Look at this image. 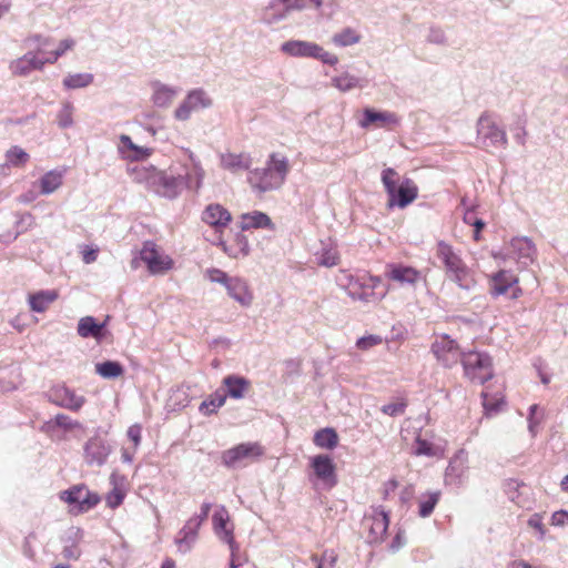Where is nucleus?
Returning a JSON list of instances; mask_svg holds the SVG:
<instances>
[{
  "instance_id": "obj_62",
  "label": "nucleus",
  "mask_w": 568,
  "mask_h": 568,
  "mask_svg": "<svg viewBox=\"0 0 568 568\" xmlns=\"http://www.w3.org/2000/svg\"><path fill=\"white\" fill-rule=\"evenodd\" d=\"M211 507V503H203L201 506V513L199 515L193 516L192 518L197 520L199 524L202 525V523L207 518Z\"/></svg>"
},
{
  "instance_id": "obj_38",
  "label": "nucleus",
  "mask_w": 568,
  "mask_h": 568,
  "mask_svg": "<svg viewBox=\"0 0 568 568\" xmlns=\"http://www.w3.org/2000/svg\"><path fill=\"white\" fill-rule=\"evenodd\" d=\"M95 372L103 378L112 379L121 376L123 366L115 361H105L95 365Z\"/></svg>"
},
{
  "instance_id": "obj_4",
  "label": "nucleus",
  "mask_w": 568,
  "mask_h": 568,
  "mask_svg": "<svg viewBox=\"0 0 568 568\" xmlns=\"http://www.w3.org/2000/svg\"><path fill=\"white\" fill-rule=\"evenodd\" d=\"M437 257L443 263L447 277L460 288L469 291L475 286L476 282L470 270L450 245L439 242Z\"/></svg>"
},
{
  "instance_id": "obj_57",
  "label": "nucleus",
  "mask_w": 568,
  "mask_h": 568,
  "mask_svg": "<svg viewBox=\"0 0 568 568\" xmlns=\"http://www.w3.org/2000/svg\"><path fill=\"white\" fill-rule=\"evenodd\" d=\"M53 423L61 428L64 429H72L77 426V423H74L69 416L64 414H58L53 418Z\"/></svg>"
},
{
  "instance_id": "obj_52",
  "label": "nucleus",
  "mask_w": 568,
  "mask_h": 568,
  "mask_svg": "<svg viewBox=\"0 0 568 568\" xmlns=\"http://www.w3.org/2000/svg\"><path fill=\"white\" fill-rule=\"evenodd\" d=\"M383 342L379 335H367L357 339L356 346L362 351H367Z\"/></svg>"
},
{
  "instance_id": "obj_11",
  "label": "nucleus",
  "mask_w": 568,
  "mask_h": 568,
  "mask_svg": "<svg viewBox=\"0 0 568 568\" xmlns=\"http://www.w3.org/2000/svg\"><path fill=\"white\" fill-rule=\"evenodd\" d=\"M478 139L485 146H506L507 135L506 132L499 129L490 116L486 113L481 114L477 122Z\"/></svg>"
},
{
  "instance_id": "obj_28",
  "label": "nucleus",
  "mask_w": 568,
  "mask_h": 568,
  "mask_svg": "<svg viewBox=\"0 0 568 568\" xmlns=\"http://www.w3.org/2000/svg\"><path fill=\"white\" fill-rule=\"evenodd\" d=\"M216 536L224 542L234 540L233 529L227 527L230 516L225 507H220L212 517Z\"/></svg>"
},
{
  "instance_id": "obj_44",
  "label": "nucleus",
  "mask_w": 568,
  "mask_h": 568,
  "mask_svg": "<svg viewBox=\"0 0 568 568\" xmlns=\"http://www.w3.org/2000/svg\"><path fill=\"white\" fill-rule=\"evenodd\" d=\"M7 162L16 168L24 166L29 161L30 155L20 146H11L6 153Z\"/></svg>"
},
{
  "instance_id": "obj_59",
  "label": "nucleus",
  "mask_w": 568,
  "mask_h": 568,
  "mask_svg": "<svg viewBox=\"0 0 568 568\" xmlns=\"http://www.w3.org/2000/svg\"><path fill=\"white\" fill-rule=\"evenodd\" d=\"M551 525L557 527L568 525V511L564 509L555 511L551 516Z\"/></svg>"
},
{
  "instance_id": "obj_20",
  "label": "nucleus",
  "mask_w": 568,
  "mask_h": 568,
  "mask_svg": "<svg viewBox=\"0 0 568 568\" xmlns=\"http://www.w3.org/2000/svg\"><path fill=\"white\" fill-rule=\"evenodd\" d=\"M282 52L296 58H314L321 51V45L303 40H290L281 45Z\"/></svg>"
},
{
  "instance_id": "obj_6",
  "label": "nucleus",
  "mask_w": 568,
  "mask_h": 568,
  "mask_svg": "<svg viewBox=\"0 0 568 568\" xmlns=\"http://www.w3.org/2000/svg\"><path fill=\"white\" fill-rule=\"evenodd\" d=\"M460 362L465 375L475 383L484 384L494 376L493 361L487 353L464 352Z\"/></svg>"
},
{
  "instance_id": "obj_34",
  "label": "nucleus",
  "mask_w": 568,
  "mask_h": 568,
  "mask_svg": "<svg viewBox=\"0 0 568 568\" xmlns=\"http://www.w3.org/2000/svg\"><path fill=\"white\" fill-rule=\"evenodd\" d=\"M313 440L320 448L334 449L338 444V435L334 428L326 427L317 430Z\"/></svg>"
},
{
  "instance_id": "obj_35",
  "label": "nucleus",
  "mask_w": 568,
  "mask_h": 568,
  "mask_svg": "<svg viewBox=\"0 0 568 568\" xmlns=\"http://www.w3.org/2000/svg\"><path fill=\"white\" fill-rule=\"evenodd\" d=\"M440 491H428L418 499V515L422 518L429 517L440 499Z\"/></svg>"
},
{
  "instance_id": "obj_33",
  "label": "nucleus",
  "mask_w": 568,
  "mask_h": 568,
  "mask_svg": "<svg viewBox=\"0 0 568 568\" xmlns=\"http://www.w3.org/2000/svg\"><path fill=\"white\" fill-rule=\"evenodd\" d=\"M58 298L55 291H40L29 295V305L33 312L42 313Z\"/></svg>"
},
{
  "instance_id": "obj_54",
  "label": "nucleus",
  "mask_w": 568,
  "mask_h": 568,
  "mask_svg": "<svg viewBox=\"0 0 568 568\" xmlns=\"http://www.w3.org/2000/svg\"><path fill=\"white\" fill-rule=\"evenodd\" d=\"M226 544L229 545L231 551V560L229 568H237L239 566L242 565V559L240 556V546L235 542V540L227 541Z\"/></svg>"
},
{
  "instance_id": "obj_18",
  "label": "nucleus",
  "mask_w": 568,
  "mask_h": 568,
  "mask_svg": "<svg viewBox=\"0 0 568 568\" xmlns=\"http://www.w3.org/2000/svg\"><path fill=\"white\" fill-rule=\"evenodd\" d=\"M399 116L394 112L377 111L373 108H365L363 111V119L359 121V125L363 129H367L373 124L378 128H388L399 124Z\"/></svg>"
},
{
  "instance_id": "obj_26",
  "label": "nucleus",
  "mask_w": 568,
  "mask_h": 568,
  "mask_svg": "<svg viewBox=\"0 0 568 568\" xmlns=\"http://www.w3.org/2000/svg\"><path fill=\"white\" fill-rule=\"evenodd\" d=\"M389 525L388 514L384 509H375L369 526V542H382Z\"/></svg>"
},
{
  "instance_id": "obj_63",
  "label": "nucleus",
  "mask_w": 568,
  "mask_h": 568,
  "mask_svg": "<svg viewBox=\"0 0 568 568\" xmlns=\"http://www.w3.org/2000/svg\"><path fill=\"white\" fill-rule=\"evenodd\" d=\"M98 257V250L97 248H88L83 252V262L85 264L93 263Z\"/></svg>"
},
{
  "instance_id": "obj_2",
  "label": "nucleus",
  "mask_w": 568,
  "mask_h": 568,
  "mask_svg": "<svg viewBox=\"0 0 568 568\" xmlns=\"http://www.w3.org/2000/svg\"><path fill=\"white\" fill-rule=\"evenodd\" d=\"M288 171L290 164L286 156L272 153L265 168L250 171L248 182L258 193H266L280 189Z\"/></svg>"
},
{
  "instance_id": "obj_53",
  "label": "nucleus",
  "mask_w": 568,
  "mask_h": 568,
  "mask_svg": "<svg viewBox=\"0 0 568 568\" xmlns=\"http://www.w3.org/2000/svg\"><path fill=\"white\" fill-rule=\"evenodd\" d=\"M415 454L417 456H434L435 452L433 445L429 442L420 437H417L415 445Z\"/></svg>"
},
{
  "instance_id": "obj_60",
  "label": "nucleus",
  "mask_w": 568,
  "mask_h": 568,
  "mask_svg": "<svg viewBox=\"0 0 568 568\" xmlns=\"http://www.w3.org/2000/svg\"><path fill=\"white\" fill-rule=\"evenodd\" d=\"M141 433L142 428L138 424L130 426L128 429V437L134 443V448H136L141 443Z\"/></svg>"
},
{
  "instance_id": "obj_25",
  "label": "nucleus",
  "mask_w": 568,
  "mask_h": 568,
  "mask_svg": "<svg viewBox=\"0 0 568 568\" xmlns=\"http://www.w3.org/2000/svg\"><path fill=\"white\" fill-rule=\"evenodd\" d=\"M226 292L231 298L242 306H250L253 302V294L248 290L246 281L241 277H233L227 284Z\"/></svg>"
},
{
  "instance_id": "obj_40",
  "label": "nucleus",
  "mask_w": 568,
  "mask_h": 568,
  "mask_svg": "<svg viewBox=\"0 0 568 568\" xmlns=\"http://www.w3.org/2000/svg\"><path fill=\"white\" fill-rule=\"evenodd\" d=\"M74 110H75L74 105L70 101H65L62 103V106L59 110V112L57 113V118H55L57 124L60 129H69L71 126H73Z\"/></svg>"
},
{
  "instance_id": "obj_30",
  "label": "nucleus",
  "mask_w": 568,
  "mask_h": 568,
  "mask_svg": "<svg viewBox=\"0 0 568 568\" xmlns=\"http://www.w3.org/2000/svg\"><path fill=\"white\" fill-rule=\"evenodd\" d=\"M222 383L225 386L226 396L234 399L243 398L250 386V382L245 377L234 374L225 376Z\"/></svg>"
},
{
  "instance_id": "obj_14",
  "label": "nucleus",
  "mask_w": 568,
  "mask_h": 568,
  "mask_svg": "<svg viewBox=\"0 0 568 568\" xmlns=\"http://www.w3.org/2000/svg\"><path fill=\"white\" fill-rule=\"evenodd\" d=\"M48 399L57 406L62 408L78 412L85 403L83 396L77 395L72 389L65 385H57L49 389Z\"/></svg>"
},
{
  "instance_id": "obj_22",
  "label": "nucleus",
  "mask_w": 568,
  "mask_h": 568,
  "mask_svg": "<svg viewBox=\"0 0 568 568\" xmlns=\"http://www.w3.org/2000/svg\"><path fill=\"white\" fill-rule=\"evenodd\" d=\"M201 527L197 520L190 518L182 529L179 531L178 537L175 538V544L178 545L179 551L186 554L189 552L196 538L197 530Z\"/></svg>"
},
{
  "instance_id": "obj_16",
  "label": "nucleus",
  "mask_w": 568,
  "mask_h": 568,
  "mask_svg": "<svg viewBox=\"0 0 568 568\" xmlns=\"http://www.w3.org/2000/svg\"><path fill=\"white\" fill-rule=\"evenodd\" d=\"M385 276L400 285L414 286L420 278L422 274L418 270L402 263H390L386 265Z\"/></svg>"
},
{
  "instance_id": "obj_51",
  "label": "nucleus",
  "mask_w": 568,
  "mask_h": 568,
  "mask_svg": "<svg viewBox=\"0 0 568 568\" xmlns=\"http://www.w3.org/2000/svg\"><path fill=\"white\" fill-rule=\"evenodd\" d=\"M407 407V404L402 400V402H398V403H390V404H387V405H384L381 410L385 414V415H388V416H392V417H397V416H400L405 413V409Z\"/></svg>"
},
{
  "instance_id": "obj_12",
  "label": "nucleus",
  "mask_w": 568,
  "mask_h": 568,
  "mask_svg": "<svg viewBox=\"0 0 568 568\" xmlns=\"http://www.w3.org/2000/svg\"><path fill=\"white\" fill-rule=\"evenodd\" d=\"M305 8V0H273L264 9L262 20L267 24L277 23L286 19L290 11Z\"/></svg>"
},
{
  "instance_id": "obj_1",
  "label": "nucleus",
  "mask_w": 568,
  "mask_h": 568,
  "mask_svg": "<svg viewBox=\"0 0 568 568\" xmlns=\"http://www.w3.org/2000/svg\"><path fill=\"white\" fill-rule=\"evenodd\" d=\"M189 158L192 162V171L186 166L181 171L174 168L162 171L154 166H141L135 170L134 180L159 196L170 200L178 197L185 187L199 190L205 172L192 152Z\"/></svg>"
},
{
  "instance_id": "obj_50",
  "label": "nucleus",
  "mask_w": 568,
  "mask_h": 568,
  "mask_svg": "<svg viewBox=\"0 0 568 568\" xmlns=\"http://www.w3.org/2000/svg\"><path fill=\"white\" fill-rule=\"evenodd\" d=\"M125 495V491L112 488L105 496V503L110 508L115 509L123 503Z\"/></svg>"
},
{
  "instance_id": "obj_27",
  "label": "nucleus",
  "mask_w": 568,
  "mask_h": 568,
  "mask_svg": "<svg viewBox=\"0 0 568 568\" xmlns=\"http://www.w3.org/2000/svg\"><path fill=\"white\" fill-rule=\"evenodd\" d=\"M240 227L242 231L250 229H275L271 217L261 211H253L251 213L242 214Z\"/></svg>"
},
{
  "instance_id": "obj_36",
  "label": "nucleus",
  "mask_w": 568,
  "mask_h": 568,
  "mask_svg": "<svg viewBox=\"0 0 568 568\" xmlns=\"http://www.w3.org/2000/svg\"><path fill=\"white\" fill-rule=\"evenodd\" d=\"M62 173L55 170L47 172L39 181L40 193L49 195L57 191L62 184Z\"/></svg>"
},
{
  "instance_id": "obj_56",
  "label": "nucleus",
  "mask_w": 568,
  "mask_h": 568,
  "mask_svg": "<svg viewBox=\"0 0 568 568\" xmlns=\"http://www.w3.org/2000/svg\"><path fill=\"white\" fill-rule=\"evenodd\" d=\"M427 41L435 44H444L446 42L445 32L439 28H430Z\"/></svg>"
},
{
  "instance_id": "obj_15",
  "label": "nucleus",
  "mask_w": 568,
  "mask_h": 568,
  "mask_svg": "<svg viewBox=\"0 0 568 568\" xmlns=\"http://www.w3.org/2000/svg\"><path fill=\"white\" fill-rule=\"evenodd\" d=\"M112 446L100 436L90 438L84 445V459L90 466H102L105 464Z\"/></svg>"
},
{
  "instance_id": "obj_10",
  "label": "nucleus",
  "mask_w": 568,
  "mask_h": 568,
  "mask_svg": "<svg viewBox=\"0 0 568 568\" xmlns=\"http://www.w3.org/2000/svg\"><path fill=\"white\" fill-rule=\"evenodd\" d=\"M432 352L445 367H452L457 364L464 353L460 351L457 342L446 334L436 337L432 345Z\"/></svg>"
},
{
  "instance_id": "obj_55",
  "label": "nucleus",
  "mask_w": 568,
  "mask_h": 568,
  "mask_svg": "<svg viewBox=\"0 0 568 568\" xmlns=\"http://www.w3.org/2000/svg\"><path fill=\"white\" fill-rule=\"evenodd\" d=\"M110 485L113 489H121L126 493V478L115 470L110 476Z\"/></svg>"
},
{
  "instance_id": "obj_39",
  "label": "nucleus",
  "mask_w": 568,
  "mask_h": 568,
  "mask_svg": "<svg viewBox=\"0 0 568 568\" xmlns=\"http://www.w3.org/2000/svg\"><path fill=\"white\" fill-rule=\"evenodd\" d=\"M316 262L321 266L332 267L338 264L339 255L335 247L323 246L321 251L316 252Z\"/></svg>"
},
{
  "instance_id": "obj_24",
  "label": "nucleus",
  "mask_w": 568,
  "mask_h": 568,
  "mask_svg": "<svg viewBox=\"0 0 568 568\" xmlns=\"http://www.w3.org/2000/svg\"><path fill=\"white\" fill-rule=\"evenodd\" d=\"M45 61H42L37 54L32 52L26 53L23 57L14 60L10 64V69L16 75H28L33 70H41Z\"/></svg>"
},
{
  "instance_id": "obj_3",
  "label": "nucleus",
  "mask_w": 568,
  "mask_h": 568,
  "mask_svg": "<svg viewBox=\"0 0 568 568\" xmlns=\"http://www.w3.org/2000/svg\"><path fill=\"white\" fill-rule=\"evenodd\" d=\"M381 180L388 195L387 206L389 209L395 206L405 209L417 199L418 186L416 183L408 178L402 179L394 169H384Z\"/></svg>"
},
{
  "instance_id": "obj_5",
  "label": "nucleus",
  "mask_w": 568,
  "mask_h": 568,
  "mask_svg": "<svg viewBox=\"0 0 568 568\" xmlns=\"http://www.w3.org/2000/svg\"><path fill=\"white\" fill-rule=\"evenodd\" d=\"M264 455L263 446L257 442L241 443L222 453V464L227 468H241L257 462Z\"/></svg>"
},
{
  "instance_id": "obj_7",
  "label": "nucleus",
  "mask_w": 568,
  "mask_h": 568,
  "mask_svg": "<svg viewBox=\"0 0 568 568\" xmlns=\"http://www.w3.org/2000/svg\"><path fill=\"white\" fill-rule=\"evenodd\" d=\"M60 498L70 506V511L74 515L89 511L100 501V496L82 484L62 491Z\"/></svg>"
},
{
  "instance_id": "obj_41",
  "label": "nucleus",
  "mask_w": 568,
  "mask_h": 568,
  "mask_svg": "<svg viewBox=\"0 0 568 568\" xmlns=\"http://www.w3.org/2000/svg\"><path fill=\"white\" fill-rule=\"evenodd\" d=\"M93 82L92 73H74L68 74L63 79V85L69 90L81 89L90 85Z\"/></svg>"
},
{
  "instance_id": "obj_31",
  "label": "nucleus",
  "mask_w": 568,
  "mask_h": 568,
  "mask_svg": "<svg viewBox=\"0 0 568 568\" xmlns=\"http://www.w3.org/2000/svg\"><path fill=\"white\" fill-rule=\"evenodd\" d=\"M366 81L348 72H343L332 79V85L341 92H348L356 88H364Z\"/></svg>"
},
{
  "instance_id": "obj_32",
  "label": "nucleus",
  "mask_w": 568,
  "mask_h": 568,
  "mask_svg": "<svg viewBox=\"0 0 568 568\" xmlns=\"http://www.w3.org/2000/svg\"><path fill=\"white\" fill-rule=\"evenodd\" d=\"M221 164L225 170L237 172L248 170L251 166V158L247 154L227 153L221 156Z\"/></svg>"
},
{
  "instance_id": "obj_64",
  "label": "nucleus",
  "mask_w": 568,
  "mask_h": 568,
  "mask_svg": "<svg viewBox=\"0 0 568 568\" xmlns=\"http://www.w3.org/2000/svg\"><path fill=\"white\" fill-rule=\"evenodd\" d=\"M414 496V488L412 485L406 486L400 493V501L403 504L408 503Z\"/></svg>"
},
{
  "instance_id": "obj_45",
  "label": "nucleus",
  "mask_w": 568,
  "mask_h": 568,
  "mask_svg": "<svg viewBox=\"0 0 568 568\" xmlns=\"http://www.w3.org/2000/svg\"><path fill=\"white\" fill-rule=\"evenodd\" d=\"M312 561L316 565V568H334L337 555L334 550H325L321 557L313 555Z\"/></svg>"
},
{
  "instance_id": "obj_19",
  "label": "nucleus",
  "mask_w": 568,
  "mask_h": 568,
  "mask_svg": "<svg viewBox=\"0 0 568 568\" xmlns=\"http://www.w3.org/2000/svg\"><path fill=\"white\" fill-rule=\"evenodd\" d=\"M202 221L219 232L230 224L232 221V215L221 204L212 203L209 204L202 212Z\"/></svg>"
},
{
  "instance_id": "obj_8",
  "label": "nucleus",
  "mask_w": 568,
  "mask_h": 568,
  "mask_svg": "<svg viewBox=\"0 0 568 568\" xmlns=\"http://www.w3.org/2000/svg\"><path fill=\"white\" fill-rule=\"evenodd\" d=\"M140 260L152 275L164 274L173 267V260L160 253L153 242H145L140 251Z\"/></svg>"
},
{
  "instance_id": "obj_42",
  "label": "nucleus",
  "mask_w": 568,
  "mask_h": 568,
  "mask_svg": "<svg viewBox=\"0 0 568 568\" xmlns=\"http://www.w3.org/2000/svg\"><path fill=\"white\" fill-rule=\"evenodd\" d=\"M176 93V89L160 84L154 91L153 102L161 108L168 106L173 101Z\"/></svg>"
},
{
  "instance_id": "obj_23",
  "label": "nucleus",
  "mask_w": 568,
  "mask_h": 568,
  "mask_svg": "<svg viewBox=\"0 0 568 568\" xmlns=\"http://www.w3.org/2000/svg\"><path fill=\"white\" fill-rule=\"evenodd\" d=\"M517 282L518 278L511 271L500 270L499 272L495 273L490 278V294L495 297L504 295L508 292L510 287L517 284Z\"/></svg>"
},
{
  "instance_id": "obj_58",
  "label": "nucleus",
  "mask_w": 568,
  "mask_h": 568,
  "mask_svg": "<svg viewBox=\"0 0 568 568\" xmlns=\"http://www.w3.org/2000/svg\"><path fill=\"white\" fill-rule=\"evenodd\" d=\"M74 45V41L72 39H64L60 42L59 47L52 51V60H58L61 55L65 53L67 50L71 49Z\"/></svg>"
},
{
  "instance_id": "obj_17",
  "label": "nucleus",
  "mask_w": 568,
  "mask_h": 568,
  "mask_svg": "<svg viewBox=\"0 0 568 568\" xmlns=\"http://www.w3.org/2000/svg\"><path fill=\"white\" fill-rule=\"evenodd\" d=\"M311 467L315 476L324 484L336 485L335 464L329 455L320 454L311 458Z\"/></svg>"
},
{
  "instance_id": "obj_46",
  "label": "nucleus",
  "mask_w": 568,
  "mask_h": 568,
  "mask_svg": "<svg viewBox=\"0 0 568 568\" xmlns=\"http://www.w3.org/2000/svg\"><path fill=\"white\" fill-rule=\"evenodd\" d=\"M501 405H504L503 398L489 397L486 393H483V406L487 416L497 414Z\"/></svg>"
},
{
  "instance_id": "obj_61",
  "label": "nucleus",
  "mask_w": 568,
  "mask_h": 568,
  "mask_svg": "<svg viewBox=\"0 0 568 568\" xmlns=\"http://www.w3.org/2000/svg\"><path fill=\"white\" fill-rule=\"evenodd\" d=\"M315 59H318L323 63L329 64V65H335L338 62L337 55L325 51L322 47H321V51L318 52V54L315 55Z\"/></svg>"
},
{
  "instance_id": "obj_47",
  "label": "nucleus",
  "mask_w": 568,
  "mask_h": 568,
  "mask_svg": "<svg viewBox=\"0 0 568 568\" xmlns=\"http://www.w3.org/2000/svg\"><path fill=\"white\" fill-rule=\"evenodd\" d=\"M120 141L123 149L134 151V159L140 160L149 155V150L135 145L129 135L122 134Z\"/></svg>"
},
{
  "instance_id": "obj_9",
  "label": "nucleus",
  "mask_w": 568,
  "mask_h": 568,
  "mask_svg": "<svg viewBox=\"0 0 568 568\" xmlns=\"http://www.w3.org/2000/svg\"><path fill=\"white\" fill-rule=\"evenodd\" d=\"M536 247L526 236L515 237L505 247L504 260H514L520 267H527L535 261Z\"/></svg>"
},
{
  "instance_id": "obj_13",
  "label": "nucleus",
  "mask_w": 568,
  "mask_h": 568,
  "mask_svg": "<svg viewBox=\"0 0 568 568\" xmlns=\"http://www.w3.org/2000/svg\"><path fill=\"white\" fill-rule=\"evenodd\" d=\"M212 105V99L203 89H194L190 91L180 106L175 110V118L185 121L191 116L193 111L207 109Z\"/></svg>"
},
{
  "instance_id": "obj_43",
  "label": "nucleus",
  "mask_w": 568,
  "mask_h": 568,
  "mask_svg": "<svg viewBox=\"0 0 568 568\" xmlns=\"http://www.w3.org/2000/svg\"><path fill=\"white\" fill-rule=\"evenodd\" d=\"M361 36L352 28H345L341 32L335 33L332 41L337 47H348L358 43Z\"/></svg>"
},
{
  "instance_id": "obj_48",
  "label": "nucleus",
  "mask_w": 568,
  "mask_h": 568,
  "mask_svg": "<svg viewBox=\"0 0 568 568\" xmlns=\"http://www.w3.org/2000/svg\"><path fill=\"white\" fill-rule=\"evenodd\" d=\"M347 292H348L349 297H352L353 300H358V301H364V302H368L369 296L373 295L372 291L365 292L363 286L357 281H355V282L351 281Z\"/></svg>"
},
{
  "instance_id": "obj_37",
  "label": "nucleus",
  "mask_w": 568,
  "mask_h": 568,
  "mask_svg": "<svg viewBox=\"0 0 568 568\" xmlns=\"http://www.w3.org/2000/svg\"><path fill=\"white\" fill-rule=\"evenodd\" d=\"M226 397L224 389H217L211 394L207 399L201 403L200 412L204 415L214 413L216 408L222 407L225 404Z\"/></svg>"
},
{
  "instance_id": "obj_21",
  "label": "nucleus",
  "mask_w": 568,
  "mask_h": 568,
  "mask_svg": "<svg viewBox=\"0 0 568 568\" xmlns=\"http://www.w3.org/2000/svg\"><path fill=\"white\" fill-rule=\"evenodd\" d=\"M83 538V531L78 527H70L63 535L62 541L64 544L62 548V556L69 560H78L81 556V549L79 547L80 541Z\"/></svg>"
},
{
  "instance_id": "obj_49",
  "label": "nucleus",
  "mask_w": 568,
  "mask_h": 568,
  "mask_svg": "<svg viewBox=\"0 0 568 568\" xmlns=\"http://www.w3.org/2000/svg\"><path fill=\"white\" fill-rule=\"evenodd\" d=\"M206 275L211 282L222 284L225 288L227 284L233 280L227 273L220 268H210L206 271Z\"/></svg>"
},
{
  "instance_id": "obj_29",
  "label": "nucleus",
  "mask_w": 568,
  "mask_h": 568,
  "mask_svg": "<svg viewBox=\"0 0 568 568\" xmlns=\"http://www.w3.org/2000/svg\"><path fill=\"white\" fill-rule=\"evenodd\" d=\"M106 321L98 323L93 316H84L78 323V334L83 338L93 337L98 341L102 339Z\"/></svg>"
}]
</instances>
